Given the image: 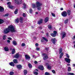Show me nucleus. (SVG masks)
Wrapping results in <instances>:
<instances>
[{
    "instance_id": "1",
    "label": "nucleus",
    "mask_w": 75,
    "mask_h": 75,
    "mask_svg": "<svg viewBox=\"0 0 75 75\" xmlns=\"http://www.w3.org/2000/svg\"><path fill=\"white\" fill-rule=\"evenodd\" d=\"M10 31L11 32H15V28L13 26H9L8 28H5L4 30V34H7L10 32Z\"/></svg>"
},
{
    "instance_id": "2",
    "label": "nucleus",
    "mask_w": 75,
    "mask_h": 75,
    "mask_svg": "<svg viewBox=\"0 0 75 75\" xmlns=\"http://www.w3.org/2000/svg\"><path fill=\"white\" fill-rule=\"evenodd\" d=\"M42 5V4L38 1H37L36 3V7H40Z\"/></svg>"
},
{
    "instance_id": "3",
    "label": "nucleus",
    "mask_w": 75,
    "mask_h": 75,
    "mask_svg": "<svg viewBox=\"0 0 75 75\" xmlns=\"http://www.w3.org/2000/svg\"><path fill=\"white\" fill-rule=\"evenodd\" d=\"M42 56H45L44 57H43L44 60H46V59H48V56L47 54L45 53L42 54Z\"/></svg>"
},
{
    "instance_id": "4",
    "label": "nucleus",
    "mask_w": 75,
    "mask_h": 75,
    "mask_svg": "<svg viewBox=\"0 0 75 75\" xmlns=\"http://www.w3.org/2000/svg\"><path fill=\"white\" fill-rule=\"evenodd\" d=\"M66 33L65 32H62L61 33V35L62 36V38L63 39L66 36Z\"/></svg>"
},
{
    "instance_id": "5",
    "label": "nucleus",
    "mask_w": 75,
    "mask_h": 75,
    "mask_svg": "<svg viewBox=\"0 0 75 75\" xmlns=\"http://www.w3.org/2000/svg\"><path fill=\"white\" fill-rule=\"evenodd\" d=\"M62 15L63 17H66L67 16V13L66 11H63L62 13Z\"/></svg>"
},
{
    "instance_id": "6",
    "label": "nucleus",
    "mask_w": 75,
    "mask_h": 75,
    "mask_svg": "<svg viewBox=\"0 0 75 75\" xmlns=\"http://www.w3.org/2000/svg\"><path fill=\"white\" fill-rule=\"evenodd\" d=\"M16 3L18 4H21L22 1V0H15Z\"/></svg>"
},
{
    "instance_id": "7",
    "label": "nucleus",
    "mask_w": 75,
    "mask_h": 75,
    "mask_svg": "<svg viewBox=\"0 0 75 75\" xmlns=\"http://www.w3.org/2000/svg\"><path fill=\"white\" fill-rule=\"evenodd\" d=\"M65 60L67 62H68V63H70L71 62V59L65 58Z\"/></svg>"
},
{
    "instance_id": "8",
    "label": "nucleus",
    "mask_w": 75,
    "mask_h": 75,
    "mask_svg": "<svg viewBox=\"0 0 75 75\" xmlns=\"http://www.w3.org/2000/svg\"><path fill=\"white\" fill-rule=\"evenodd\" d=\"M51 41L52 42V43L53 44H55V43H56V41H57L56 40V39L54 38L52 39Z\"/></svg>"
},
{
    "instance_id": "9",
    "label": "nucleus",
    "mask_w": 75,
    "mask_h": 75,
    "mask_svg": "<svg viewBox=\"0 0 75 75\" xmlns=\"http://www.w3.org/2000/svg\"><path fill=\"white\" fill-rule=\"evenodd\" d=\"M42 21H43V19H41L38 22V24H41L42 23Z\"/></svg>"
},
{
    "instance_id": "10",
    "label": "nucleus",
    "mask_w": 75,
    "mask_h": 75,
    "mask_svg": "<svg viewBox=\"0 0 75 75\" xmlns=\"http://www.w3.org/2000/svg\"><path fill=\"white\" fill-rule=\"evenodd\" d=\"M8 7L9 8H10L12 10H13V9L14 8V6L12 5L8 6Z\"/></svg>"
},
{
    "instance_id": "11",
    "label": "nucleus",
    "mask_w": 75,
    "mask_h": 75,
    "mask_svg": "<svg viewBox=\"0 0 75 75\" xmlns=\"http://www.w3.org/2000/svg\"><path fill=\"white\" fill-rule=\"evenodd\" d=\"M25 58L26 59H30V58H31L30 56L27 55H25Z\"/></svg>"
},
{
    "instance_id": "12",
    "label": "nucleus",
    "mask_w": 75,
    "mask_h": 75,
    "mask_svg": "<svg viewBox=\"0 0 75 75\" xmlns=\"http://www.w3.org/2000/svg\"><path fill=\"white\" fill-rule=\"evenodd\" d=\"M17 67L18 69H21V68H22V66H21V65L20 64L18 65H17Z\"/></svg>"
},
{
    "instance_id": "13",
    "label": "nucleus",
    "mask_w": 75,
    "mask_h": 75,
    "mask_svg": "<svg viewBox=\"0 0 75 75\" xmlns=\"http://www.w3.org/2000/svg\"><path fill=\"white\" fill-rule=\"evenodd\" d=\"M39 68L41 69V70H43V69H44V67L42 66H40L39 67Z\"/></svg>"
},
{
    "instance_id": "14",
    "label": "nucleus",
    "mask_w": 75,
    "mask_h": 75,
    "mask_svg": "<svg viewBox=\"0 0 75 75\" xmlns=\"http://www.w3.org/2000/svg\"><path fill=\"white\" fill-rule=\"evenodd\" d=\"M9 65H11V66H12V67H14V65H15V64L14 62H11L9 63Z\"/></svg>"
},
{
    "instance_id": "15",
    "label": "nucleus",
    "mask_w": 75,
    "mask_h": 75,
    "mask_svg": "<svg viewBox=\"0 0 75 75\" xmlns=\"http://www.w3.org/2000/svg\"><path fill=\"white\" fill-rule=\"evenodd\" d=\"M20 57V55L18 53L17 54L14 56L15 58H18V57Z\"/></svg>"
},
{
    "instance_id": "16",
    "label": "nucleus",
    "mask_w": 75,
    "mask_h": 75,
    "mask_svg": "<svg viewBox=\"0 0 75 75\" xmlns=\"http://www.w3.org/2000/svg\"><path fill=\"white\" fill-rule=\"evenodd\" d=\"M20 23H23V18L22 17H21L19 19Z\"/></svg>"
},
{
    "instance_id": "17",
    "label": "nucleus",
    "mask_w": 75,
    "mask_h": 75,
    "mask_svg": "<svg viewBox=\"0 0 75 75\" xmlns=\"http://www.w3.org/2000/svg\"><path fill=\"white\" fill-rule=\"evenodd\" d=\"M13 62L15 64H17L18 63V61L17 59H14L13 60Z\"/></svg>"
},
{
    "instance_id": "18",
    "label": "nucleus",
    "mask_w": 75,
    "mask_h": 75,
    "mask_svg": "<svg viewBox=\"0 0 75 75\" xmlns=\"http://www.w3.org/2000/svg\"><path fill=\"white\" fill-rule=\"evenodd\" d=\"M48 20H49V18L48 17H47L45 20V23H47L48 21Z\"/></svg>"
},
{
    "instance_id": "19",
    "label": "nucleus",
    "mask_w": 75,
    "mask_h": 75,
    "mask_svg": "<svg viewBox=\"0 0 75 75\" xmlns=\"http://www.w3.org/2000/svg\"><path fill=\"white\" fill-rule=\"evenodd\" d=\"M0 11H1L2 12L4 11V8L1 6H0Z\"/></svg>"
},
{
    "instance_id": "20",
    "label": "nucleus",
    "mask_w": 75,
    "mask_h": 75,
    "mask_svg": "<svg viewBox=\"0 0 75 75\" xmlns=\"http://www.w3.org/2000/svg\"><path fill=\"white\" fill-rule=\"evenodd\" d=\"M15 22L16 23H19V18H17L16 19Z\"/></svg>"
},
{
    "instance_id": "21",
    "label": "nucleus",
    "mask_w": 75,
    "mask_h": 75,
    "mask_svg": "<svg viewBox=\"0 0 75 75\" xmlns=\"http://www.w3.org/2000/svg\"><path fill=\"white\" fill-rule=\"evenodd\" d=\"M67 13L68 15H69H69H70V14H71V11L69 10H68L67 11Z\"/></svg>"
},
{
    "instance_id": "22",
    "label": "nucleus",
    "mask_w": 75,
    "mask_h": 75,
    "mask_svg": "<svg viewBox=\"0 0 75 75\" xmlns=\"http://www.w3.org/2000/svg\"><path fill=\"white\" fill-rule=\"evenodd\" d=\"M4 49L5 51H8V48L7 47H5L4 48Z\"/></svg>"
},
{
    "instance_id": "23",
    "label": "nucleus",
    "mask_w": 75,
    "mask_h": 75,
    "mask_svg": "<svg viewBox=\"0 0 75 75\" xmlns=\"http://www.w3.org/2000/svg\"><path fill=\"white\" fill-rule=\"evenodd\" d=\"M16 52V51L15 50V49H13L12 51V54H14V53Z\"/></svg>"
},
{
    "instance_id": "24",
    "label": "nucleus",
    "mask_w": 75,
    "mask_h": 75,
    "mask_svg": "<svg viewBox=\"0 0 75 75\" xmlns=\"http://www.w3.org/2000/svg\"><path fill=\"white\" fill-rule=\"evenodd\" d=\"M63 55H64L63 52L61 54H60L59 56V58L60 59L62 58V56H63Z\"/></svg>"
},
{
    "instance_id": "25",
    "label": "nucleus",
    "mask_w": 75,
    "mask_h": 75,
    "mask_svg": "<svg viewBox=\"0 0 75 75\" xmlns=\"http://www.w3.org/2000/svg\"><path fill=\"white\" fill-rule=\"evenodd\" d=\"M13 43L14 45H17V42L16 41H13Z\"/></svg>"
},
{
    "instance_id": "26",
    "label": "nucleus",
    "mask_w": 75,
    "mask_h": 75,
    "mask_svg": "<svg viewBox=\"0 0 75 75\" xmlns=\"http://www.w3.org/2000/svg\"><path fill=\"white\" fill-rule=\"evenodd\" d=\"M37 8V9L38 10H39V11H40L41 10V6L38 7H36Z\"/></svg>"
},
{
    "instance_id": "27",
    "label": "nucleus",
    "mask_w": 75,
    "mask_h": 75,
    "mask_svg": "<svg viewBox=\"0 0 75 75\" xmlns=\"http://www.w3.org/2000/svg\"><path fill=\"white\" fill-rule=\"evenodd\" d=\"M18 9H16L15 10V11L14 13L15 14H17V13H18Z\"/></svg>"
},
{
    "instance_id": "28",
    "label": "nucleus",
    "mask_w": 75,
    "mask_h": 75,
    "mask_svg": "<svg viewBox=\"0 0 75 75\" xmlns=\"http://www.w3.org/2000/svg\"><path fill=\"white\" fill-rule=\"evenodd\" d=\"M6 35H4V36L3 37V39L4 40H5L6 39Z\"/></svg>"
},
{
    "instance_id": "29",
    "label": "nucleus",
    "mask_w": 75,
    "mask_h": 75,
    "mask_svg": "<svg viewBox=\"0 0 75 75\" xmlns=\"http://www.w3.org/2000/svg\"><path fill=\"white\" fill-rule=\"evenodd\" d=\"M32 5L33 8H35L36 7V5L34 4H33Z\"/></svg>"
},
{
    "instance_id": "30",
    "label": "nucleus",
    "mask_w": 75,
    "mask_h": 75,
    "mask_svg": "<svg viewBox=\"0 0 75 75\" xmlns=\"http://www.w3.org/2000/svg\"><path fill=\"white\" fill-rule=\"evenodd\" d=\"M67 75H74V74L73 73H68Z\"/></svg>"
},
{
    "instance_id": "31",
    "label": "nucleus",
    "mask_w": 75,
    "mask_h": 75,
    "mask_svg": "<svg viewBox=\"0 0 75 75\" xmlns=\"http://www.w3.org/2000/svg\"><path fill=\"white\" fill-rule=\"evenodd\" d=\"M51 36H52V37H55L56 36V35L55 34H54V33L51 34Z\"/></svg>"
},
{
    "instance_id": "32",
    "label": "nucleus",
    "mask_w": 75,
    "mask_h": 75,
    "mask_svg": "<svg viewBox=\"0 0 75 75\" xmlns=\"http://www.w3.org/2000/svg\"><path fill=\"white\" fill-rule=\"evenodd\" d=\"M4 23V21L1 19H0V24H2V23Z\"/></svg>"
},
{
    "instance_id": "33",
    "label": "nucleus",
    "mask_w": 75,
    "mask_h": 75,
    "mask_svg": "<svg viewBox=\"0 0 75 75\" xmlns=\"http://www.w3.org/2000/svg\"><path fill=\"white\" fill-rule=\"evenodd\" d=\"M24 75H27V71L26 70H25L24 71Z\"/></svg>"
},
{
    "instance_id": "34",
    "label": "nucleus",
    "mask_w": 75,
    "mask_h": 75,
    "mask_svg": "<svg viewBox=\"0 0 75 75\" xmlns=\"http://www.w3.org/2000/svg\"><path fill=\"white\" fill-rule=\"evenodd\" d=\"M42 38H43V40H45V41H46L47 42V41H48V40H47V38H45L43 37Z\"/></svg>"
},
{
    "instance_id": "35",
    "label": "nucleus",
    "mask_w": 75,
    "mask_h": 75,
    "mask_svg": "<svg viewBox=\"0 0 75 75\" xmlns=\"http://www.w3.org/2000/svg\"><path fill=\"white\" fill-rule=\"evenodd\" d=\"M71 71V68L70 67H68V71Z\"/></svg>"
},
{
    "instance_id": "36",
    "label": "nucleus",
    "mask_w": 75,
    "mask_h": 75,
    "mask_svg": "<svg viewBox=\"0 0 75 75\" xmlns=\"http://www.w3.org/2000/svg\"><path fill=\"white\" fill-rule=\"evenodd\" d=\"M68 19H67L66 20L64 21V23H65V24H67L68 23Z\"/></svg>"
},
{
    "instance_id": "37",
    "label": "nucleus",
    "mask_w": 75,
    "mask_h": 75,
    "mask_svg": "<svg viewBox=\"0 0 75 75\" xmlns=\"http://www.w3.org/2000/svg\"><path fill=\"white\" fill-rule=\"evenodd\" d=\"M62 48H61L59 50V54L62 53Z\"/></svg>"
},
{
    "instance_id": "38",
    "label": "nucleus",
    "mask_w": 75,
    "mask_h": 75,
    "mask_svg": "<svg viewBox=\"0 0 75 75\" xmlns=\"http://www.w3.org/2000/svg\"><path fill=\"white\" fill-rule=\"evenodd\" d=\"M66 56L67 58H69V56L68 54L67 53L66 54Z\"/></svg>"
},
{
    "instance_id": "39",
    "label": "nucleus",
    "mask_w": 75,
    "mask_h": 75,
    "mask_svg": "<svg viewBox=\"0 0 75 75\" xmlns=\"http://www.w3.org/2000/svg\"><path fill=\"white\" fill-rule=\"evenodd\" d=\"M47 68H48V69H51V66H48Z\"/></svg>"
},
{
    "instance_id": "40",
    "label": "nucleus",
    "mask_w": 75,
    "mask_h": 75,
    "mask_svg": "<svg viewBox=\"0 0 75 75\" xmlns=\"http://www.w3.org/2000/svg\"><path fill=\"white\" fill-rule=\"evenodd\" d=\"M28 66L29 68H31L32 67V65L31 64H28Z\"/></svg>"
},
{
    "instance_id": "41",
    "label": "nucleus",
    "mask_w": 75,
    "mask_h": 75,
    "mask_svg": "<svg viewBox=\"0 0 75 75\" xmlns=\"http://www.w3.org/2000/svg\"><path fill=\"white\" fill-rule=\"evenodd\" d=\"M23 6H24V8H26V4L25 3H24L23 4Z\"/></svg>"
},
{
    "instance_id": "42",
    "label": "nucleus",
    "mask_w": 75,
    "mask_h": 75,
    "mask_svg": "<svg viewBox=\"0 0 75 75\" xmlns=\"http://www.w3.org/2000/svg\"><path fill=\"white\" fill-rule=\"evenodd\" d=\"M48 28L49 29H52L51 28V25H49L48 26Z\"/></svg>"
},
{
    "instance_id": "43",
    "label": "nucleus",
    "mask_w": 75,
    "mask_h": 75,
    "mask_svg": "<svg viewBox=\"0 0 75 75\" xmlns=\"http://www.w3.org/2000/svg\"><path fill=\"white\" fill-rule=\"evenodd\" d=\"M29 12L30 13H33V10H32V9H30L29 10Z\"/></svg>"
},
{
    "instance_id": "44",
    "label": "nucleus",
    "mask_w": 75,
    "mask_h": 75,
    "mask_svg": "<svg viewBox=\"0 0 75 75\" xmlns=\"http://www.w3.org/2000/svg\"><path fill=\"white\" fill-rule=\"evenodd\" d=\"M45 75H50V74L49 73L46 72L45 73Z\"/></svg>"
},
{
    "instance_id": "45",
    "label": "nucleus",
    "mask_w": 75,
    "mask_h": 75,
    "mask_svg": "<svg viewBox=\"0 0 75 75\" xmlns=\"http://www.w3.org/2000/svg\"><path fill=\"white\" fill-rule=\"evenodd\" d=\"M13 74H14V72H13V71L10 72V75H13Z\"/></svg>"
},
{
    "instance_id": "46",
    "label": "nucleus",
    "mask_w": 75,
    "mask_h": 75,
    "mask_svg": "<svg viewBox=\"0 0 75 75\" xmlns=\"http://www.w3.org/2000/svg\"><path fill=\"white\" fill-rule=\"evenodd\" d=\"M25 45V43H23L21 45V46H22L23 47H24Z\"/></svg>"
},
{
    "instance_id": "47",
    "label": "nucleus",
    "mask_w": 75,
    "mask_h": 75,
    "mask_svg": "<svg viewBox=\"0 0 75 75\" xmlns=\"http://www.w3.org/2000/svg\"><path fill=\"white\" fill-rule=\"evenodd\" d=\"M11 4V2H8L7 3V4H8V6H10V4Z\"/></svg>"
},
{
    "instance_id": "48",
    "label": "nucleus",
    "mask_w": 75,
    "mask_h": 75,
    "mask_svg": "<svg viewBox=\"0 0 75 75\" xmlns=\"http://www.w3.org/2000/svg\"><path fill=\"white\" fill-rule=\"evenodd\" d=\"M53 34H55V35H56V34H57V31H53Z\"/></svg>"
},
{
    "instance_id": "49",
    "label": "nucleus",
    "mask_w": 75,
    "mask_h": 75,
    "mask_svg": "<svg viewBox=\"0 0 75 75\" xmlns=\"http://www.w3.org/2000/svg\"><path fill=\"white\" fill-rule=\"evenodd\" d=\"M52 72L53 74H55V70H53L52 71Z\"/></svg>"
},
{
    "instance_id": "50",
    "label": "nucleus",
    "mask_w": 75,
    "mask_h": 75,
    "mask_svg": "<svg viewBox=\"0 0 75 75\" xmlns=\"http://www.w3.org/2000/svg\"><path fill=\"white\" fill-rule=\"evenodd\" d=\"M51 14L52 16H53V17H55V14L52 13Z\"/></svg>"
},
{
    "instance_id": "51",
    "label": "nucleus",
    "mask_w": 75,
    "mask_h": 75,
    "mask_svg": "<svg viewBox=\"0 0 75 75\" xmlns=\"http://www.w3.org/2000/svg\"><path fill=\"white\" fill-rule=\"evenodd\" d=\"M34 74L35 75H38V73L36 72H34Z\"/></svg>"
},
{
    "instance_id": "52",
    "label": "nucleus",
    "mask_w": 75,
    "mask_h": 75,
    "mask_svg": "<svg viewBox=\"0 0 75 75\" xmlns=\"http://www.w3.org/2000/svg\"><path fill=\"white\" fill-rule=\"evenodd\" d=\"M45 50L47 51H48V48L47 47H46L45 48Z\"/></svg>"
},
{
    "instance_id": "53",
    "label": "nucleus",
    "mask_w": 75,
    "mask_h": 75,
    "mask_svg": "<svg viewBox=\"0 0 75 75\" xmlns=\"http://www.w3.org/2000/svg\"><path fill=\"white\" fill-rule=\"evenodd\" d=\"M23 17H25V14L24 13H23Z\"/></svg>"
},
{
    "instance_id": "54",
    "label": "nucleus",
    "mask_w": 75,
    "mask_h": 75,
    "mask_svg": "<svg viewBox=\"0 0 75 75\" xmlns=\"http://www.w3.org/2000/svg\"><path fill=\"white\" fill-rule=\"evenodd\" d=\"M35 46H37V47H38V43H36L35 44Z\"/></svg>"
},
{
    "instance_id": "55",
    "label": "nucleus",
    "mask_w": 75,
    "mask_h": 75,
    "mask_svg": "<svg viewBox=\"0 0 75 75\" xmlns=\"http://www.w3.org/2000/svg\"><path fill=\"white\" fill-rule=\"evenodd\" d=\"M7 42H9V43H10V40H7Z\"/></svg>"
},
{
    "instance_id": "56",
    "label": "nucleus",
    "mask_w": 75,
    "mask_h": 75,
    "mask_svg": "<svg viewBox=\"0 0 75 75\" xmlns=\"http://www.w3.org/2000/svg\"><path fill=\"white\" fill-rule=\"evenodd\" d=\"M8 16V13H7V14H5V16Z\"/></svg>"
},
{
    "instance_id": "57",
    "label": "nucleus",
    "mask_w": 75,
    "mask_h": 75,
    "mask_svg": "<svg viewBox=\"0 0 75 75\" xmlns=\"http://www.w3.org/2000/svg\"><path fill=\"white\" fill-rule=\"evenodd\" d=\"M36 50H40V48H39L38 47H37L36 48Z\"/></svg>"
},
{
    "instance_id": "58",
    "label": "nucleus",
    "mask_w": 75,
    "mask_h": 75,
    "mask_svg": "<svg viewBox=\"0 0 75 75\" xmlns=\"http://www.w3.org/2000/svg\"><path fill=\"white\" fill-rule=\"evenodd\" d=\"M35 64H37L38 62H37V61H35L34 62Z\"/></svg>"
},
{
    "instance_id": "59",
    "label": "nucleus",
    "mask_w": 75,
    "mask_h": 75,
    "mask_svg": "<svg viewBox=\"0 0 75 75\" xmlns=\"http://www.w3.org/2000/svg\"><path fill=\"white\" fill-rule=\"evenodd\" d=\"M8 40H11V38H8Z\"/></svg>"
},
{
    "instance_id": "60",
    "label": "nucleus",
    "mask_w": 75,
    "mask_h": 75,
    "mask_svg": "<svg viewBox=\"0 0 75 75\" xmlns=\"http://www.w3.org/2000/svg\"><path fill=\"white\" fill-rule=\"evenodd\" d=\"M48 35L49 34L48 33H46V36H47V37L48 36Z\"/></svg>"
},
{
    "instance_id": "61",
    "label": "nucleus",
    "mask_w": 75,
    "mask_h": 75,
    "mask_svg": "<svg viewBox=\"0 0 75 75\" xmlns=\"http://www.w3.org/2000/svg\"><path fill=\"white\" fill-rule=\"evenodd\" d=\"M41 42H44V40H43V39H42L41 40Z\"/></svg>"
},
{
    "instance_id": "62",
    "label": "nucleus",
    "mask_w": 75,
    "mask_h": 75,
    "mask_svg": "<svg viewBox=\"0 0 75 75\" xmlns=\"http://www.w3.org/2000/svg\"><path fill=\"white\" fill-rule=\"evenodd\" d=\"M67 66H70V64H67Z\"/></svg>"
},
{
    "instance_id": "63",
    "label": "nucleus",
    "mask_w": 75,
    "mask_h": 75,
    "mask_svg": "<svg viewBox=\"0 0 75 75\" xmlns=\"http://www.w3.org/2000/svg\"><path fill=\"white\" fill-rule=\"evenodd\" d=\"M35 71H38V70L37 69H35Z\"/></svg>"
},
{
    "instance_id": "64",
    "label": "nucleus",
    "mask_w": 75,
    "mask_h": 75,
    "mask_svg": "<svg viewBox=\"0 0 75 75\" xmlns=\"http://www.w3.org/2000/svg\"><path fill=\"white\" fill-rule=\"evenodd\" d=\"M61 10H63V8H62L60 9Z\"/></svg>"
}]
</instances>
